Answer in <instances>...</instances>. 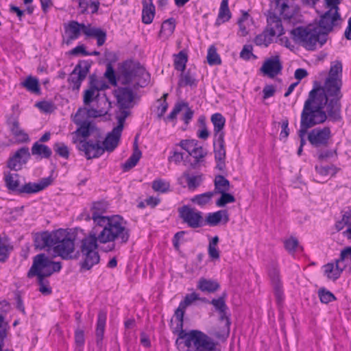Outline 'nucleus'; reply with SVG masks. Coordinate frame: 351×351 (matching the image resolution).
<instances>
[{
  "mask_svg": "<svg viewBox=\"0 0 351 351\" xmlns=\"http://www.w3.org/2000/svg\"><path fill=\"white\" fill-rule=\"evenodd\" d=\"M197 80L195 76L191 74V73L189 71L185 73H182L180 75V79L178 82L179 86H196Z\"/></svg>",
  "mask_w": 351,
  "mask_h": 351,
  "instance_id": "nucleus-46",
  "label": "nucleus"
},
{
  "mask_svg": "<svg viewBox=\"0 0 351 351\" xmlns=\"http://www.w3.org/2000/svg\"><path fill=\"white\" fill-rule=\"evenodd\" d=\"M179 213L183 222L191 228H199L204 225L202 213L194 208L184 205L179 209Z\"/></svg>",
  "mask_w": 351,
  "mask_h": 351,
  "instance_id": "nucleus-11",
  "label": "nucleus"
},
{
  "mask_svg": "<svg viewBox=\"0 0 351 351\" xmlns=\"http://www.w3.org/2000/svg\"><path fill=\"white\" fill-rule=\"evenodd\" d=\"M215 193H219L229 191L230 182L224 176L218 175L215 179Z\"/></svg>",
  "mask_w": 351,
  "mask_h": 351,
  "instance_id": "nucleus-43",
  "label": "nucleus"
},
{
  "mask_svg": "<svg viewBox=\"0 0 351 351\" xmlns=\"http://www.w3.org/2000/svg\"><path fill=\"white\" fill-rule=\"evenodd\" d=\"M253 47L251 45H245L240 53V57L245 60H248L251 57L256 56L252 53Z\"/></svg>",
  "mask_w": 351,
  "mask_h": 351,
  "instance_id": "nucleus-59",
  "label": "nucleus"
},
{
  "mask_svg": "<svg viewBox=\"0 0 351 351\" xmlns=\"http://www.w3.org/2000/svg\"><path fill=\"white\" fill-rule=\"evenodd\" d=\"M219 193L221 194V197L216 202V205L218 207H223L227 204L233 203L235 202V197L230 193H227V191Z\"/></svg>",
  "mask_w": 351,
  "mask_h": 351,
  "instance_id": "nucleus-52",
  "label": "nucleus"
},
{
  "mask_svg": "<svg viewBox=\"0 0 351 351\" xmlns=\"http://www.w3.org/2000/svg\"><path fill=\"white\" fill-rule=\"evenodd\" d=\"M107 209L108 204L104 201L93 202L90 207L95 227L82 240L81 245V252L84 257L82 267L86 269H90L99 262V255L97 252L98 242L112 243L104 250L105 252H110L115 249L116 241L120 244H125L129 240L130 230L125 227V221L119 215L104 216Z\"/></svg>",
  "mask_w": 351,
  "mask_h": 351,
  "instance_id": "nucleus-2",
  "label": "nucleus"
},
{
  "mask_svg": "<svg viewBox=\"0 0 351 351\" xmlns=\"http://www.w3.org/2000/svg\"><path fill=\"white\" fill-rule=\"evenodd\" d=\"M62 268L60 262H54L45 254H39L34 257L33 264L27 272L28 278L49 277Z\"/></svg>",
  "mask_w": 351,
  "mask_h": 351,
  "instance_id": "nucleus-7",
  "label": "nucleus"
},
{
  "mask_svg": "<svg viewBox=\"0 0 351 351\" xmlns=\"http://www.w3.org/2000/svg\"><path fill=\"white\" fill-rule=\"evenodd\" d=\"M8 124L12 135L19 142L25 143L29 141L28 134L21 128L18 118L15 116H10L8 119Z\"/></svg>",
  "mask_w": 351,
  "mask_h": 351,
  "instance_id": "nucleus-26",
  "label": "nucleus"
},
{
  "mask_svg": "<svg viewBox=\"0 0 351 351\" xmlns=\"http://www.w3.org/2000/svg\"><path fill=\"white\" fill-rule=\"evenodd\" d=\"M285 249L289 253H294L297 247L298 246V241L296 238L291 237L286 240L284 243Z\"/></svg>",
  "mask_w": 351,
  "mask_h": 351,
  "instance_id": "nucleus-60",
  "label": "nucleus"
},
{
  "mask_svg": "<svg viewBox=\"0 0 351 351\" xmlns=\"http://www.w3.org/2000/svg\"><path fill=\"white\" fill-rule=\"evenodd\" d=\"M315 169L317 173L322 177L333 176L336 173L333 166H316Z\"/></svg>",
  "mask_w": 351,
  "mask_h": 351,
  "instance_id": "nucleus-56",
  "label": "nucleus"
},
{
  "mask_svg": "<svg viewBox=\"0 0 351 351\" xmlns=\"http://www.w3.org/2000/svg\"><path fill=\"white\" fill-rule=\"evenodd\" d=\"M267 25L265 29L271 36H280L284 34L282 21L274 13H269L267 19Z\"/></svg>",
  "mask_w": 351,
  "mask_h": 351,
  "instance_id": "nucleus-23",
  "label": "nucleus"
},
{
  "mask_svg": "<svg viewBox=\"0 0 351 351\" xmlns=\"http://www.w3.org/2000/svg\"><path fill=\"white\" fill-rule=\"evenodd\" d=\"M213 145L216 168L220 171H224L226 156L224 138L214 139Z\"/></svg>",
  "mask_w": 351,
  "mask_h": 351,
  "instance_id": "nucleus-19",
  "label": "nucleus"
},
{
  "mask_svg": "<svg viewBox=\"0 0 351 351\" xmlns=\"http://www.w3.org/2000/svg\"><path fill=\"white\" fill-rule=\"evenodd\" d=\"M152 0H143L142 21L144 23L149 24L152 22L154 10Z\"/></svg>",
  "mask_w": 351,
  "mask_h": 351,
  "instance_id": "nucleus-35",
  "label": "nucleus"
},
{
  "mask_svg": "<svg viewBox=\"0 0 351 351\" xmlns=\"http://www.w3.org/2000/svg\"><path fill=\"white\" fill-rule=\"evenodd\" d=\"M149 74L138 64L125 62L121 73L118 76V81L125 85H130L134 88L144 87L148 82Z\"/></svg>",
  "mask_w": 351,
  "mask_h": 351,
  "instance_id": "nucleus-6",
  "label": "nucleus"
},
{
  "mask_svg": "<svg viewBox=\"0 0 351 351\" xmlns=\"http://www.w3.org/2000/svg\"><path fill=\"white\" fill-rule=\"evenodd\" d=\"M282 69L279 56L267 59L262 65L261 71L266 75L274 77L281 72Z\"/></svg>",
  "mask_w": 351,
  "mask_h": 351,
  "instance_id": "nucleus-21",
  "label": "nucleus"
},
{
  "mask_svg": "<svg viewBox=\"0 0 351 351\" xmlns=\"http://www.w3.org/2000/svg\"><path fill=\"white\" fill-rule=\"evenodd\" d=\"M135 149L132 156L122 165V169L124 171H128L136 165L141 156V152L137 148L135 143Z\"/></svg>",
  "mask_w": 351,
  "mask_h": 351,
  "instance_id": "nucleus-40",
  "label": "nucleus"
},
{
  "mask_svg": "<svg viewBox=\"0 0 351 351\" xmlns=\"http://www.w3.org/2000/svg\"><path fill=\"white\" fill-rule=\"evenodd\" d=\"M318 295L321 302L324 304H328L336 300L334 294L324 288L319 289Z\"/></svg>",
  "mask_w": 351,
  "mask_h": 351,
  "instance_id": "nucleus-50",
  "label": "nucleus"
},
{
  "mask_svg": "<svg viewBox=\"0 0 351 351\" xmlns=\"http://www.w3.org/2000/svg\"><path fill=\"white\" fill-rule=\"evenodd\" d=\"M215 192L209 191L200 195H197L191 199V202L200 206H204L210 202Z\"/></svg>",
  "mask_w": 351,
  "mask_h": 351,
  "instance_id": "nucleus-44",
  "label": "nucleus"
},
{
  "mask_svg": "<svg viewBox=\"0 0 351 351\" xmlns=\"http://www.w3.org/2000/svg\"><path fill=\"white\" fill-rule=\"evenodd\" d=\"M30 158L29 148L23 147L19 149L14 154L10 157L7 162V167L14 171H19L26 164Z\"/></svg>",
  "mask_w": 351,
  "mask_h": 351,
  "instance_id": "nucleus-15",
  "label": "nucleus"
},
{
  "mask_svg": "<svg viewBox=\"0 0 351 351\" xmlns=\"http://www.w3.org/2000/svg\"><path fill=\"white\" fill-rule=\"evenodd\" d=\"M249 16L247 12L243 13V16L239 19L238 24L239 26V30L241 33L242 36H245L247 34V31L246 27L244 25L243 22L247 19Z\"/></svg>",
  "mask_w": 351,
  "mask_h": 351,
  "instance_id": "nucleus-64",
  "label": "nucleus"
},
{
  "mask_svg": "<svg viewBox=\"0 0 351 351\" xmlns=\"http://www.w3.org/2000/svg\"><path fill=\"white\" fill-rule=\"evenodd\" d=\"M345 268L346 265L342 264L341 261L337 259L335 265L333 263H328L324 266V274L328 279L336 280L339 278L341 272Z\"/></svg>",
  "mask_w": 351,
  "mask_h": 351,
  "instance_id": "nucleus-28",
  "label": "nucleus"
},
{
  "mask_svg": "<svg viewBox=\"0 0 351 351\" xmlns=\"http://www.w3.org/2000/svg\"><path fill=\"white\" fill-rule=\"evenodd\" d=\"M101 142L102 136L100 134L88 141H79L76 139L74 141V144L76 145L77 149L84 152L86 158L90 160L98 158L104 153L105 150Z\"/></svg>",
  "mask_w": 351,
  "mask_h": 351,
  "instance_id": "nucleus-10",
  "label": "nucleus"
},
{
  "mask_svg": "<svg viewBox=\"0 0 351 351\" xmlns=\"http://www.w3.org/2000/svg\"><path fill=\"white\" fill-rule=\"evenodd\" d=\"M106 321V313L104 311H100L98 315L96 336H97V345L98 347L101 348L102 339L104 337L105 325Z\"/></svg>",
  "mask_w": 351,
  "mask_h": 351,
  "instance_id": "nucleus-33",
  "label": "nucleus"
},
{
  "mask_svg": "<svg viewBox=\"0 0 351 351\" xmlns=\"http://www.w3.org/2000/svg\"><path fill=\"white\" fill-rule=\"evenodd\" d=\"M197 287L202 291L213 293L219 288V284L215 280L200 278Z\"/></svg>",
  "mask_w": 351,
  "mask_h": 351,
  "instance_id": "nucleus-36",
  "label": "nucleus"
},
{
  "mask_svg": "<svg viewBox=\"0 0 351 351\" xmlns=\"http://www.w3.org/2000/svg\"><path fill=\"white\" fill-rule=\"evenodd\" d=\"M230 17L231 13L228 8V0H222L216 24L219 25L220 24L228 21Z\"/></svg>",
  "mask_w": 351,
  "mask_h": 351,
  "instance_id": "nucleus-37",
  "label": "nucleus"
},
{
  "mask_svg": "<svg viewBox=\"0 0 351 351\" xmlns=\"http://www.w3.org/2000/svg\"><path fill=\"white\" fill-rule=\"evenodd\" d=\"M229 221V215L226 210H220L214 213H210L204 219V224L210 226H216L219 223L226 224Z\"/></svg>",
  "mask_w": 351,
  "mask_h": 351,
  "instance_id": "nucleus-27",
  "label": "nucleus"
},
{
  "mask_svg": "<svg viewBox=\"0 0 351 351\" xmlns=\"http://www.w3.org/2000/svg\"><path fill=\"white\" fill-rule=\"evenodd\" d=\"M99 93L96 84L93 81H90V87L84 91L83 97V102L84 105L89 106L93 101H96V95Z\"/></svg>",
  "mask_w": 351,
  "mask_h": 351,
  "instance_id": "nucleus-39",
  "label": "nucleus"
},
{
  "mask_svg": "<svg viewBox=\"0 0 351 351\" xmlns=\"http://www.w3.org/2000/svg\"><path fill=\"white\" fill-rule=\"evenodd\" d=\"M51 177L42 178L38 183L28 182L21 186L19 193L32 194L39 192L52 183Z\"/></svg>",
  "mask_w": 351,
  "mask_h": 351,
  "instance_id": "nucleus-25",
  "label": "nucleus"
},
{
  "mask_svg": "<svg viewBox=\"0 0 351 351\" xmlns=\"http://www.w3.org/2000/svg\"><path fill=\"white\" fill-rule=\"evenodd\" d=\"M32 154L34 156H39L42 158H49L51 156L52 152L47 145L40 144L39 142H36L32 147Z\"/></svg>",
  "mask_w": 351,
  "mask_h": 351,
  "instance_id": "nucleus-38",
  "label": "nucleus"
},
{
  "mask_svg": "<svg viewBox=\"0 0 351 351\" xmlns=\"http://www.w3.org/2000/svg\"><path fill=\"white\" fill-rule=\"evenodd\" d=\"M180 145L195 158V165L200 162L207 154V152L202 146L198 145L195 140H183L180 141Z\"/></svg>",
  "mask_w": 351,
  "mask_h": 351,
  "instance_id": "nucleus-16",
  "label": "nucleus"
},
{
  "mask_svg": "<svg viewBox=\"0 0 351 351\" xmlns=\"http://www.w3.org/2000/svg\"><path fill=\"white\" fill-rule=\"evenodd\" d=\"M184 107H187L186 103H178L175 105L173 109L167 116V119L169 120H173L176 119L177 114L182 110Z\"/></svg>",
  "mask_w": 351,
  "mask_h": 351,
  "instance_id": "nucleus-62",
  "label": "nucleus"
},
{
  "mask_svg": "<svg viewBox=\"0 0 351 351\" xmlns=\"http://www.w3.org/2000/svg\"><path fill=\"white\" fill-rule=\"evenodd\" d=\"M330 136L329 128L325 127L323 129H313L308 135V140L314 147L326 145Z\"/></svg>",
  "mask_w": 351,
  "mask_h": 351,
  "instance_id": "nucleus-17",
  "label": "nucleus"
},
{
  "mask_svg": "<svg viewBox=\"0 0 351 351\" xmlns=\"http://www.w3.org/2000/svg\"><path fill=\"white\" fill-rule=\"evenodd\" d=\"M199 299L196 293L186 294L182 301L179 304L178 307L174 313V315L171 319V322H175L177 328H183V318L185 313V309L190 306L194 301Z\"/></svg>",
  "mask_w": 351,
  "mask_h": 351,
  "instance_id": "nucleus-14",
  "label": "nucleus"
},
{
  "mask_svg": "<svg viewBox=\"0 0 351 351\" xmlns=\"http://www.w3.org/2000/svg\"><path fill=\"white\" fill-rule=\"evenodd\" d=\"M47 278V277H37L39 285V291L43 295H49L52 292L51 288L49 286V282L46 280Z\"/></svg>",
  "mask_w": 351,
  "mask_h": 351,
  "instance_id": "nucleus-51",
  "label": "nucleus"
},
{
  "mask_svg": "<svg viewBox=\"0 0 351 351\" xmlns=\"http://www.w3.org/2000/svg\"><path fill=\"white\" fill-rule=\"evenodd\" d=\"M74 237L65 230L59 229L51 233L44 232L35 239V246L40 250L53 247V252L62 258L68 260L74 257Z\"/></svg>",
  "mask_w": 351,
  "mask_h": 351,
  "instance_id": "nucleus-3",
  "label": "nucleus"
},
{
  "mask_svg": "<svg viewBox=\"0 0 351 351\" xmlns=\"http://www.w3.org/2000/svg\"><path fill=\"white\" fill-rule=\"evenodd\" d=\"M272 38L273 36H269L268 32L265 30L255 37L254 42L258 46L267 47L271 43Z\"/></svg>",
  "mask_w": 351,
  "mask_h": 351,
  "instance_id": "nucleus-47",
  "label": "nucleus"
},
{
  "mask_svg": "<svg viewBox=\"0 0 351 351\" xmlns=\"http://www.w3.org/2000/svg\"><path fill=\"white\" fill-rule=\"evenodd\" d=\"M335 226L338 232L347 227L343 234L348 239H351V209L343 213L341 220L337 221Z\"/></svg>",
  "mask_w": 351,
  "mask_h": 351,
  "instance_id": "nucleus-31",
  "label": "nucleus"
},
{
  "mask_svg": "<svg viewBox=\"0 0 351 351\" xmlns=\"http://www.w3.org/2000/svg\"><path fill=\"white\" fill-rule=\"evenodd\" d=\"M291 34L297 44L309 51L315 50L317 45L321 47L327 40L319 27L311 25L294 28Z\"/></svg>",
  "mask_w": 351,
  "mask_h": 351,
  "instance_id": "nucleus-5",
  "label": "nucleus"
},
{
  "mask_svg": "<svg viewBox=\"0 0 351 351\" xmlns=\"http://www.w3.org/2000/svg\"><path fill=\"white\" fill-rule=\"evenodd\" d=\"M4 180L5 186L10 191H17L19 193L20 186L19 175L18 173H11L10 172L4 173Z\"/></svg>",
  "mask_w": 351,
  "mask_h": 351,
  "instance_id": "nucleus-34",
  "label": "nucleus"
},
{
  "mask_svg": "<svg viewBox=\"0 0 351 351\" xmlns=\"http://www.w3.org/2000/svg\"><path fill=\"white\" fill-rule=\"evenodd\" d=\"M84 330L77 328L75 330V343L79 351H82L84 345Z\"/></svg>",
  "mask_w": 351,
  "mask_h": 351,
  "instance_id": "nucleus-53",
  "label": "nucleus"
},
{
  "mask_svg": "<svg viewBox=\"0 0 351 351\" xmlns=\"http://www.w3.org/2000/svg\"><path fill=\"white\" fill-rule=\"evenodd\" d=\"M21 86L33 93L38 94L40 92L38 79L32 76H28L25 81L21 83Z\"/></svg>",
  "mask_w": 351,
  "mask_h": 351,
  "instance_id": "nucleus-42",
  "label": "nucleus"
},
{
  "mask_svg": "<svg viewBox=\"0 0 351 351\" xmlns=\"http://www.w3.org/2000/svg\"><path fill=\"white\" fill-rule=\"evenodd\" d=\"M225 297L226 293H223L218 299H213L210 302V304L213 305L215 310L218 312L219 320L222 325L219 330H214L213 335L217 339L222 341L226 340L229 336L231 324L230 314L228 312V307L226 304Z\"/></svg>",
  "mask_w": 351,
  "mask_h": 351,
  "instance_id": "nucleus-9",
  "label": "nucleus"
},
{
  "mask_svg": "<svg viewBox=\"0 0 351 351\" xmlns=\"http://www.w3.org/2000/svg\"><path fill=\"white\" fill-rule=\"evenodd\" d=\"M168 95V93H164L162 96L157 100L158 105L156 108L158 117H161L165 114L168 108V104L166 101Z\"/></svg>",
  "mask_w": 351,
  "mask_h": 351,
  "instance_id": "nucleus-55",
  "label": "nucleus"
},
{
  "mask_svg": "<svg viewBox=\"0 0 351 351\" xmlns=\"http://www.w3.org/2000/svg\"><path fill=\"white\" fill-rule=\"evenodd\" d=\"M207 61L210 65H219L221 63V58L217 53V49L213 45L208 50Z\"/></svg>",
  "mask_w": 351,
  "mask_h": 351,
  "instance_id": "nucleus-48",
  "label": "nucleus"
},
{
  "mask_svg": "<svg viewBox=\"0 0 351 351\" xmlns=\"http://www.w3.org/2000/svg\"><path fill=\"white\" fill-rule=\"evenodd\" d=\"M176 23L173 19H169L165 21L161 25L159 36L167 38L171 35L175 29Z\"/></svg>",
  "mask_w": 351,
  "mask_h": 351,
  "instance_id": "nucleus-41",
  "label": "nucleus"
},
{
  "mask_svg": "<svg viewBox=\"0 0 351 351\" xmlns=\"http://www.w3.org/2000/svg\"><path fill=\"white\" fill-rule=\"evenodd\" d=\"M174 332L178 333V339L176 343L184 344L186 351H214L215 343L207 335L199 330H191L186 332L182 328H174Z\"/></svg>",
  "mask_w": 351,
  "mask_h": 351,
  "instance_id": "nucleus-4",
  "label": "nucleus"
},
{
  "mask_svg": "<svg viewBox=\"0 0 351 351\" xmlns=\"http://www.w3.org/2000/svg\"><path fill=\"white\" fill-rule=\"evenodd\" d=\"M105 77L108 80V82L113 86L117 85V79L114 73V69L110 63L107 64L106 71L105 72Z\"/></svg>",
  "mask_w": 351,
  "mask_h": 351,
  "instance_id": "nucleus-58",
  "label": "nucleus"
},
{
  "mask_svg": "<svg viewBox=\"0 0 351 351\" xmlns=\"http://www.w3.org/2000/svg\"><path fill=\"white\" fill-rule=\"evenodd\" d=\"M90 67V64L86 60L80 61L75 66L68 78L69 86L73 90L77 91L80 89L82 82L86 78Z\"/></svg>",
  "mask_w": 351,
  "mask_h": 351,
  "instance_id": "nucleus-12",
  "label": "nucleus"
},
{
  "mask_svg": "<svg viewBox=\"0 0 351 351\" xmlns=\"http://www.w3.org/2000/svg\"><path fill=\"white\" fill-rule=\"evenodd\" d=\"M85 28H87V25L84 23H79L75 21H71L68 24L64 25L65 34L68 38L64 43L69 45L71 42L79 38L81 32L84 33Z\"/></svg>",
  "mask_w": 351,
  "mask_h": 351,
  "instance_id": "nucleus-22",
  "label": "nucleus"
},
{
  "mask_svg": "<svg viewBox=\"0 0 351 351\" xmlns=\"http://www.w3.org/2000/svg\"><path fill=\"white\" fill-rule=\"evenodd\" d=\"M210 120L214 126V139L224 138L225 134L223 130L226 119L221 114L215 113L211 116Z\"/></svg>",
  "mask_w": 351,
  "mask_h": 351,
  "instance_id": "nucleus-30",
  "label": "nucleus"
},
{
  "mask_svg": "<svg viewBox=\"0 0 351 351\" xmlns=\"http://www.w3.org/2000/svg\"><path fill=\"white\" fill-rule=\"evenodd\" d=\"M341 76L342 64L339 61H335L331 63L328 77L324 86L314 87L309 92L301 113L298 131L300 147L305 145L304 136L309 128L324 123L328 117L333 121L341 119Z\"/></svg>",
  "mask_w": 351,
  "mask_h": 351,
  "instance_id": "nucleus-1",
  "label": "nucleus"
},
{
  "mask_svg": "<svg viewBox=\"0 0 351 351\" xmlns=\"http://www.w3.org/2000/svg\"><path fill=\"white\" fill-rule=\"evenodd\" d=\"M87 117L86 108H80L75 114L73 121L78 128L72 133V142L74 141H86V138L89 136H97L100 135L99 130L90 121L86 119Z\"/></svg>",
  "mask_w": 351,
  "mask_h": 351,
  "instance_id": "nucleus-8",
  "label": "nucleus"
},
{
  "mask_svg": "<svg viewBox=\"0 0 351 351\" xmlns=\"http://www.w3.org/2000/svg\"><path fill=\"white\" fill-rule=\"evenodd\" d=\"M9 247L0 239V262H5L8 258Z\"/></svg>",
  "mask_w": 351,
  "mask_h": 351,
  "instance_id": "nucleus-61",
  "label": "nucleus"
},
{
  "mask_svg": "<svg viewBox=\"0 0 351 351\" xmlns=\"http://www.w3.org/2000/svg\"><path fill=\"white\" fill-rule=\"evenodd\" d=\"M340 19V14L339 12L335 10H328L322 16L319 23V28L323 30L322 34L327 36L328 33L332 31L333 26L335 25V22Z\"/></svg>",
  "mask_w": 351,
  "mask_h": 351,
  "instance_id": "nucleus-18",
  "label": "nucleus"
},
{
  "mask_svg": "<svg viewBox=\"0 0 351 351\" xmlns=\"http://www.w3.org/2000/svg\"><path fill=\"white\" fill-rule=\"evenodd\" d=\"M188 60L187 55L183 51H180L175 56L174 67L176 70L184 71Z\"/></svg>",
  "mask_w": 351,
  "mask_h": 351,
  "instance_id": "nucleus-45",
  "label": "nucleus"
},
{
  "mask_svg": "<svg viewBox=\"0 0 351 351\" xmlns=\"http://www.w3.org/2000/svg\"><path fill=\"white\" fill-rule=\"evenodd\" d=\"M95 102V108H86V112L88 117L97 118L105 116L112 108L111 102L105 93L102 95L97 93Z\"/></svg>",
  "mask_w": 351,
  "mask_h": 351,
  "instance_id": "nucleus-13",
  "label": "nucleus"
},
{
  "mask_svg": "<svg viewBox=\"0 0 351 351\" xmlns=\"http://www.w3.org/2000/svg\"><path fill=\"white\" fill-rule=\"evenodd\" d=\"M54 152L60 156L67 159L69 156L68 147L63 143L58 142L53 145Z\"/></svg>",
  "mask_w": 351,
  "mask_h": 351,
  "instance_id": "nucleus-54",
  "label": "nucleus"
},
{
  "mask_svg": "<svg viewBox=\"0 0 351 351\" xmlns=\"http://www.w3.org/2000/svg\"><path fill=\"white\" fill-rule=\"evenodd\" d=\"M121 136V132L112 129V130L107 134L104 140L102 138L101 144L104 150L109 152L114 150L119 145Z\"/></svg>",
  "mask_w": 351,
  "mask_h": 351,
  "instance_id": "nucleus-29",
  "label": "nucleus"
},
{
  "mask_svg": "<svg viewBox=\"0 0 351 351\" xmlns=\"http://www.w3.org/2000/svg\"><path fill=\"white\" fill-rule=\"evenodd\" d=\"M84 34L88 37L96 38L98 46H102L106 40V31L99 27H91L90 25H87V28H85Z\"/></svg>",
  "mask_w": 351,
  "mask_h": 351,
  "instance_id": "nucleus-32",
  "label": "nucleus"
},
{
  "mask_svg": "<svg viewBox=\"0 0 351 351\" xmlns=\"http://www.w3.org/2000/svg\"><path fill=\"white\" fill-rule=\"evenodd\" d=\"M183 176L185 178L188 187L190 189H195L202 181L201 176H191L188 173H184Z\"/></svg>",
  "mask_w": 351,
  "mask_h": 351,
  "instance_id": "nucleus-49",
  "label": "nucleus"
},
{
  "mask_svg": "<svg viewBox=\"0 0 351 351\" xmlns=\"http://www.w3.org/2000/svg\"><path fill=\"white\" fill-rule=\"evenodd\" d=\"M269 275L274 287L277 303L280 304L283 300V290L279 269L276 267H272L269 271Z\"/></svg>",
  "mask_w": 351,
  "mask_h": 351,
  "instance_id": "nucleus-24",
  "label": "nucleus"
},
{
  "mask_svg": "<svg viewBox=\"0 0 351 351\" xmlns=\"http://www.w3.org/2000/svg\"><path fill=\"white\" fill-rule=\"evenodd\" d=\"M281 132L280 134V138L282 139H287L289 134V121L287 118L283 119L282 121V125H281Z\"/></svg>",
  "mask_w": 351,
  "mask_h": 351,
  "instance_id": "nucleus-63",
  "label": "nucleus"
},
{
  "mask_svg": "<svg viewBox=\"0 0 351 351\" xmlns=\"http://www.w3.org/2000/svg\"><path fill=\"white\" fill-rule=\"evenodd\" d=\"M114 96L119 108H131L133 107L134 95L128 88H118L114 90Z\"/></svg>",
  "mask_w": 351,
  "mask_h": 351,
  "instance_id": "nucleus-20",
  "label": "nucleus"
},
{
  "mask_svg": "<svg viewBox=\"0 0 351 351\" xmlns=\"http://www.w3.org/2000/svg\"><path fill=\"white\" fill-rule=\"evenodd\" d=\"M169 182L162 179H157L155 180V191L160 193H167L169 191Z\"/></svg>",
  "mask_w": 351,
  "mask_h": 351,
  "instance_id": "nucleus-57",
  "label": "nucleus"
}]
</instances>
